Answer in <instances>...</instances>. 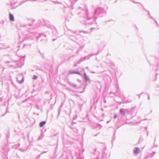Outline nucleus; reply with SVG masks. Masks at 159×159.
<instances>
[{
  "instance_id": "1",
  "label": "nucleus",
  "mask_w": 159,
  "mask_h": 159,
  "mask_svg": "<svg viewBox=\"0 0 159 159\" xmlns=\"http://www.w3.org/2000/svg\"><path fill=\"white\" fill-rule=\"evenodd\" d=\"M106 11L103 8L98 7L95 10L93 18L96 20L98 17H102L106 14Z\"/></svg>"
},
{
  "instance_id": "2",
  "label": "nucleus",
  "mask_w": 159,
  "mask_h": 159,
  "mask_svg": "<svg viewBox=\"0 0 159 159\" xmlns=\"http://www.w3.org/2000/svg\"><path fill=\"white\" fill-rule=\"evenodd\" d=\"M81 9V7H80L78 9L79 12H78V15L79 16L87 17L88 18V20L91 19L90 17H89L87 7H85L84 9H82L81 11H80V10Z\"/></svg>"
},
{
  "instance_id": "3",
  "label": "nucleus",
  "mask_w": 159,
  "mask_h": 159,
  "mask_svg": "<svg viewBox=\"0 0 159 159\" xmlns=\"http://www.w3.org/2000/svg\"><path fill=\"white\" fill-rule=\"evenodd\" d=\"M134 152L135 154H137L139 153V150L138 148H136L134 150Z\"/></svg>"
},
{
  "instance_id": "4",
  "label": "nucleus",
  "mask_w": 159,
  "mask_h": 159,
  "mask_svg": "<svg viewBox=\"0 0 159 159\" xmlns=\"http://www.w3.org/2000/svg\"><path fill=\"white\" fill-rule=\"evenodd\" d=\"M46 124V122L43 121L40 122L39 124V126L40 127H43Z\"/></svg>"
},
{
  "instance_id": "5",
  "label": "nucleus",
  "mask_w": 159,
  "mask_h": 159,
  "mask_svg": "<svg viewBox=\"0 0 159 159\" xmlns=\"http://www.w3.org/2000/svg\"><path fill=\"white\" fill-rule=\"evenodd\" d=\"M120 113L123 115V116H125V112L123 109H120Z\"/></svg>"
},
{
  "instance_id": "6",
  "label": "nucleus",
  "mask_w": 159,
  "mask_h": 159,
  "mask_svg": "<svg viewBox=\"0 0 159 159\" xmlns=\"http://www.w3.org/2000/svg\"><path fill=\"white\" fill-rule=\"evenodd\" d=\"M10 20H14L13 16L11 14H9Z\"/></svg>"
},
{
  "instance_id": "7",
  "label": "nucleus",
  "mask_w": 159,
  "mask_h": 159,
  "mask_svg": "<svg viewBox=\"0 0 159 159\" xmlns=\"http://www.w3.org/2000/svg\"><path fill=\"white\" fill-rule=\"evenodd\" d=\"M84 76H85V78L86 79V80H89V78H88L87 77V76L86 75V74L85 73H84Z\"/></svg>"
},
{
  "instance_id": "8",
  "label": "nucleus",
  "mask_w": 159,
  "mask_h": 159,
  "mask_svg": "<svg viewBox=\"0 0 159 159\" xmlns=\"http://www.w3.org/2000/svg\"><path fill=\"white\" fill-rule=\"evenodd\" d=\"M117 117V116H116V115H115L114 116V119H115V118H116Z\"/></svg>"
},
{
  "instance_id": "9",
  "label": "nucleus",
  "mask_w": 159,
  "mask_h": 159,
  "mask_svg": "<svg viewBox=\"0 0 159 159\" xmlns=\"http://www.w3.org/2000/svg\"><path fill=\"white\" fill-rule=\"evenodd\" d=\"M74 73H75V74H80L79 73V72H75Z\"/></svg>"
},
{
  "instance_id": "10",
  "label": "nucleus",
  "mask_w": 159,
  "mask_h": 159,
  "mask_svg": "<svg viewBox=\"0 0 159 159\" xmlns=\"http://www.w3.org/2000/svg\"><path fill=\"white\" fill-rule=\"evenodd\" d=\"M36 78V76H34V79H35Z\"/></svg>"
},
{
  "instance_id": "11",
  "label": "nucleus",
  "mask_w": 159,
  "mask_h": 159,
  "mask_svg": "<svg viewBox=\"0 0 159 159\" xmlns=\"http://www.w3.org/2000/svg\"><path fill=\"white\" fill-rule=\"evenodd\" d=\"M23 81H22V82H20V83H22V82H23Z\"/></svg>"
},
{
  "instance_id": "12",
  "label": "nucleus",
  "mask_w": 159,
  "mask_h": 159,
  "mask_svg": "<svg viewBox=\"0 0 159 159\" xmlns=\"http://www.w3.org/2000/svg\"><path fill=\"white\" fill-rule=\"evenodd\" d=\"M117 2V0H116V1L115 2Z\"/></svg>"
},
{
  "instance_id": "13",
  "label": "nucleus",
  "mask_w": 159,
  "mask_h": 159,
  "mask_svg": "<svg viewBox=\"0 0 159 159\" xmlns=\"http://www.w3.org/2000/svg\"><path fill=\"white\" fill-rule=\"evenodd\" d=\"M148 13L149 14V12L148 11Z\"/></svg>"
}]
</instances>
